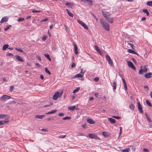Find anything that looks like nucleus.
<instances>
[{
  "mask_svg": "<svg viewBox=\"0 0 152 152\" xmlns=\"http://www.w3.org/2000/svg\"><path fill=\"white\" fill-rule=\"evenodd\" d=\"M147 5L152 7V1H148L147 2Z\"/></svg>",
  "mask_w": 152,
  "mask_h": 152,
  "instance_id": "473e14b6",
  "label": "nucleus"
},
{
  "mask_svg": "<svg viewBox=\"0 0 152 152\" xmlns=\"http://www.w3.org/2000/svg\"><path fill=\"white\" fill-rule=\"evenodd\" d=\"M127 62L128 63V65L129 67H130L133 70H136V68L132 62L130 61H127Z\"/></svg>",
  "mask_w": 152,
  "mask_h": 152,
  "instance_id": "39448f33",
  "label": "nucleus"
},
{
  "mask_svg": "<svg viewBox=\"0 0 152 152\" xmlns=\"http://www.w3.org/2000/svg\"><path fill=\"white\" fill-rule=\"evenodd\" d=\"M24 20V18H19L18 20V22H21V21H23Z\"/></svg>",
  "mask_w": 152,
  "mask_h": 152,
  "instance_id": "37998d69",
  "label": "nucleus"
},
{
  "mask_svg": "<svg viewBox=\"0 0 152 152\" xmlns=\"http://www.w3.org/2000/svg\"><path fill=\"white\" fill-rule=\"evenodd\" d=\"M122 80L124 84L126 83V82L124 78H122Z\"/></svg>",
  "mask_w": 152,
  "mask_h": 152,
  "instance_id": "69168bd1",
  "label": "nucleus"
},
{
  "mask_svg": "<svg viewBox=\"0 0 152 152\" xmlns=\"http://www.w3.org/2000/svg\"><path fill=\"white\" fill-rule=\"evenodd\" d=\"M81 1L84 3H88L91 6L93 4L91 1L90 0H81Z\"/></svg>",
  "mask_w": 152,
  "mask_h": 152,
  "instance_id": "0eeeda50",
  "label": "nucleus"
},
{
  "mask_svg": "<svg viewBox=\"0 0 152 152\" xmlns=\"http://www.w3.org/2000/svg\"><path fill=\"white\" fill-rule=\"evenodd\" d=\"M15 57L18 61L21 62H23L24 61V60L20 56L16 55L15 56Z\"/></svg>",
  "mask_w": 152,
  "mask_h": 152,
  "instance_id": "9b49d317",
  "label": "nucleus"
},
{
  "mask_svg": "<svg viewBox=\"0 0 152 152\" xmlns=\"http://www.w3.org/2000/svg\"><path fill=\"white\" fill-rule=\"evenodd\" d=\"M145 115L146 118L148 120L149 122H151V121L150 119L149 118V116H148V115L147 114V113H145Z\"/></svg>",
  "mask_w": 152,
  "mask_h": 152,
  "instance_id": "c756f323",
  "label": "nucleus"
},
{
  "mask_svg": "<svg viewBox=\"0 0 152 152\" xmlns=\"http://www.w3.org/2000/svg\"><path fill=\"white\" fill-rule=\"evenodd\" d=\"M11 98V97L9 96L4 95L0 98V100L1 101H5L6 100L9 99Z\"/></svg>",
  "mask_w": 152,
  "mask_h": 152,
  "instance_id": "7ed1b4c3",
  "label": "nucleus"
},
{
  "mask_svg": "<svg viewBox=\"0 0 152 152\" xmlns=\"http://www.w3.org/2000/svg\"><path fill=\"white\" fill-rule=\"evenodd\" d=\"M66 135H61L60 136H58V138H64L65 137Z\"/></svg>",
  "mask_w": 152,
  "mask_h": 152,
  "instance_id": "de8ad7c7",
  "label": "nucleus"
},
{
  "mask_svg": "<svg viewBox=\"0 0 152 152\" xmlns=\"http://www.w3.org/2000/svg\"><path fill=\"white\" fill-rule=\"evenodd\" d=\"M102 12L103 16L105 18H106L108 15H110L108 13H106L103 11H102Z\"/></svg>",
  "mask_w": 152,
  "mask_h": 152,
  "instance_id": "4be33fe9",
  "label": "nucleus"
},
{
  "mask_svg": "<svg viewBox=\"0 0 152 152\" xmlns=\"http://www.w3.org/2000/svg\"><path fill=\"white\" fill-rule=\"evenodd\" d=\"M59 95V92H55L53 96V99L56 100L57 99Z\"/></svg>",
  "mask_w": 152,
  "mask_h": 152,
  "instance_id": "1a4fd4ad",
  "label": "nucleus"
},
{
  "mask_svg": "<svg viewBox=\"0 0 152 152\" xmlns=\"http://www.w3.org/2000/svg\"><path fill=\"white\" fill-rule=\"evenodd\" d=\"M80 88L79 87H77V88L75 89L73 91V93H75L77 92L79 90Z\"/></svg>",
  "mask_w": 152,
  "mask_h": 152,
  "instance_id": "4c0bfd02",
  "label": "nucleus"
},
{
  "mask_svg": "<svg viewBox=\"0 0 152 152\" xmlns=\"http://www.w3.org/2000/svg\"><path fill=\"white\" fill-rule=\"evenodd\" d=\"M124 88H125V90H126L127 89V87L126 85V83H125V84H124Z\"/></svg>",
  "mask_w": 152,
  "mask_h": 152,
  "instance_id": "13d9d810",
  "label": "nucleus"
},
{
  "mask_svg": "<svg viewBox=\"0 0 152 152\" xmlns=\"http://www.w3.org/2000/svg\"><path fill=\"white\" fill-rule=\"evenodd\" d=\"M146 104L150 107H152V105L151 104V102H150L149 101L147 100H146Z\"/></svg>",
  "mask_w": 152,
  "mask_h": 152,
  "instance_id": "2f4dec72",
  "label": "nucleus"
},
{
  "mask_svg": "<svg viewBox=\"0 0 152 152\" xmlns=\"http://www.w3.org/2000/svg\"><path fill=\"white\" fill-rule=\"evenodd\" d=\"M58 115L60 116H62L64 115V114L62 113H61L58 114Z\"/></svg>",
  "mask_w": 152,
  "mask_h": 152,
  "instance_id": "864d4df0",
  "label": "nucleus"
},
{
  "mask_svg": "<svg viewBox=\"0 0 152 152\" xmlns=\"http://www.w3.org/2000/svg\"><path fill=\"white\" fill-rule=\"evenodd\" d=\"M110 15H108L106 18H105L106 20L110 23H112L113 21V18L110 17L109 16Z\"/></svg>",
  "mask_w": 152,
  "mask_h": 152,
  "instance_id": "6e6552de",
  "label": "nucleus"
},
{
  "mask_svg": "<svg viewBox=\"0 0 152 152\" xmlns=\"http://www.w3.org/2000/svg\"><path fill=\"white\" fill-rule=\"evenodd\" d=\"M75 66V63H72V65H71V67L72 68H73V67H74Z\"/></svg>",
  "mask_w": 152,
  "mask_h": 152,
  "instance_id": "6e6d98bb",
  "label": "nucleus"
},
{
  "mask_svg": "<svg viewBox=\"0 0 152 152\" xmlns=\"http://www.w3.org/2000/svg\"><path fill=\"white\" fill-rule=\"evenodd\" d=\"M112 117L116 119H119L121 118V117L119 116H113Z\"/></svg>",
  "mask_w": 152,
  "mask_h": 152,
  "instance_id": "49530a36",
  "label": "nucleus"
},
{
  "mask_svg": "<svg viewBox=\"0 0 152 152\" xmlns=\"http://www.w3.org/2000/svg\"><path fill=\"white\" fill-rule=\"evenodd\" d=\"M45 117V115H37L35 116V118H37L42 119Z\"/></svg>",
  "mask_w": 152,
  "mask_h": 152,
  "instance_id": "a211bd4d",
  "label": "nucleus"
},
{
  "mask_svg": "<svg viewBox=\"0 0 152 152\" xmlns=\"http://www.w3.org/2000/svg\"><path fill=\"white\" fill-rule=\"evenodd\" d=\"M74 3H72V4H71V5H70L69 7H70L71 8H73V5H74Z\"/></svg>",
  "mask_w": 152,
  "mask_h": 152,
  "instance_id": "774afa93",
  "label": "nucleus"
},
{
  "mask_svg": "<svg viewBox=\"0 0 152 152\" xmlns=\"http://www.w3.org/2000/svg\"><path fill=\"white\" fill-rule=\"evenodd\" d=\"M89 137L91 139H98L96 135L94 134H89L88 135Z\"/></svg>",
  "mask_w": 152,
  "mask_h": 152,
  "instance_id": "423d86ee",
  "label": "nucleus"
},
{
  "mask_svg": "<svg viewBox=\"0 0 152 152\" xmlns=\"http://www.w3.org/2000/svg\"><path fill=\"white\" fill-rule=\"evenodd\" d=\"M57 110H53L51 111L48 112V113H46L45 114H53L56 113Z\"/></svg>",
  "mask_w": 152,
  "mask_h": 152,
  "instance_id": "412c9836",
  "label": "nucleus"
},
{
  "mask_svg": "<svg viewBox=\"0 0 152 152\" xmlns=\"http://www.w3.org/2000/svg\"><path fill=\"white\" fill-rule=\"evenodd\" d=\"M143 71L144 72H146L147 71V69L146 68V66H144L143 67Z\"/></svg>",
  "mask_w": 152,
  "mask_h": 152,
  "instance_id": "79ce46f5",
  "label": "nucleus"
},
{
  "mask_svg": "<svg viewBox=\"0 0 152 152\" xmlns=\"http://www.w3.org/2000/svg\"><path fill=\"white\" fill-rule=\"evenodd\" d=\"M23 102L21 100H19L18 101V102L16 104L17 105H18V104H22L23 105Z\"/></svg>",
  "mask_w": 152,
  "mask_h": 152,
  "instance_id": "58836bf2",
  "label": "nucleus"
},
{
  "mask_svg": "<svg viewBox=\"0 0 152 152\" xmlns=\"http://www.w3.org/2000/svg\"><path fill=\"white\" fill-rule=\"evenodd\" d=\"M14 88V86H11L10 87V91H12L13 90Z\"/></svg>",
  "mask_w": 152,
  "mask_h": 152,
  "instance_id": "3c124183",
  "label": "nucleus"
},
{
  "mask_svg": "<svg viewBox=\"0 0 152 152\" xmlns=\"http://www.w3.org/2000/svg\"><path fill=\"white\" fill-rule=\"evenodd\" d=\"M45 56L47 58L49 61H51V59L50 58V56L48 54H45Z\"/></svg>",
  "mask_w": 152,
  "mask_h": 152,
  "instance_id": "7c9ffc66",
  "label": "nucleus"
},
{
  "mask_svg": "<svg viewBox=\"0 0 152 152\" xmlns=\"http://www.w3.org/2000/svg\"><path fill=\"white\" fill-rule=\"evenodd\" d=\"M40 10H32V12L33 13H35V12H41Z\"/></svg>",
  "mask_w": 152,
  "mask_h": 152,
  "instance_id": "c03bdc74",
  "label": "nucleus"
},
{
  "mask_svg": "<svg viewBox=\"0 0 152 152\" xmlns=\"http://www.w3.org/2000/svg\"><path fill=\"white\" fill-rule=\"evenodd\" d=\"M143 151L145 152H149L148 150L146 148H144Z\"/></svg>",
  "mask_w": 152,
  "mask_h": 152,
  "instance_id": "4d7b16f0",
  "label": "nucleus"
},
{
  "mask_svg": "<svg viewBox=\"0 0 152 152\" xmlns=\"http://www.w3.org/2000/svg\"><path fill=\"white\" fill-rule=\"evenodd\" d=\"M75 106H73L68 107V108L70 110H74L75 109Z\"/></svg>",
  "mask_w": 152,
  "mask_h": 152,
  "instance_id": "bb28decb",
  "label": "nucleus"
},
{
  "mask_svg": "<svg viewBox=\"0 0 152 152\" xmlns=\"http://www.w3.org/2000/svg\"><path fill=\"white\" fill-rule=\"evenodd\" d=\"M130 148H127L124 149H123L122 150V152H129V150Z\"/></svg>",
  "mask_w": 152,
  "mask_h": 152,
  "instance_id": "f704fd0d",
  "label": "nucleus"
},
{
  "mask_svg": "<svg viewBox=\"0 0 152 152\" xmlns=\"http://www.w3.org/2000/svg\"><path fill=\"white\" fill-rule=\"evenodd\" d=\"M71 118L69 116H66L65 117L63 118H62V119L64 120H67V119H71Z\"/></svg>",
  "mask_w": 152,
  "mask_h": 152,
  "instance_id": "a19ab883",
  "label": "nucleus"
},
{
  "mask_svg": "<svg viewBox=\"0 0 152 152\" xmlns=\"http://www.w3.org/2000/svg\"><path fill=\"white\" fill-rule=\"evenodd\" d=\"M15 49L16 50H17L18 51L20 52H23V50L22 49H20V48H15Z\"/></svg>",
  "mask_w": 152,
  "mask_h": 152,
  "instance_id": "ea45409f",
  "label": "nucleus"
},
{
  "mask_svg": "<svg viewBox=\"0 0 152 152\" xmlns=\"http://www.w3.org/2000/svg\"><path fill=\"white\" fill-rule=\"evenodd\" d=\"M6 116V115L0 114V118H3Z\"/></svg>",
  "mask_w": 152,
  "mask_h": 152,
  "instance_id": "09e8293b",
  "label": "nucleus"
},
{
  "mask_svg": "<svg viewBox=\"0 0 152 152\" xmlns=\"http://www.w3.org/2000/svg\"><path fill=\"white\" fill-rule=\"evenodd\" d=\"M129 108L132 110H134V106L132 104H130L129 106Z\"/></svg>",
  "mask_w": 152,
  "mask_h": 152,
  "instance_id": "a878e982",
  "label": "nucleus"
},
{
  "mask_svg": "<svg viewBox=\"0 0 152 152\" xmlns=\"http://www.w3.org/2000/svg\"><path fill=\"white\" fill-rule=\"evenodd\" d=\"M137 108L138 110H139L140 112L141 113H142V107L141 105L140 104L139 102H138L137 103Z\"/></svg>",
  "mask_w": 152,
  "mask_h": 152,
  "instance_id": "f8f14e48",
  "label": "nucleus"
},
{
  "mask_svg": "<svg viewBox=\"0 0 152 152\" xmlns=\"http://www.w3.org/2000/svg\"><path fill=\"white\" fill-rule=\"evenodd\" d=\"M8 122L9 120L8 119H6L4 121H0V126L2 124H5Z\"/></svg>",
  "mask_w": 152,
  "mask_h": 152,
  "instance_id": "dca6fc26",
  "label": "nucleus"
},
{
  "mask_svg": "<svg viewBox=\"0 0 152 152\" xmlns=\"http://www.w3.org/2000/svg\"><path fill=\"white\" fill-rule=\"evenodd\" d=\"M108 120L110 121V122L112 124H114L115 123V120L112 118H108Z\"/></svg>",
  "mask_w": 152,
  "mask_h": 152,
  "instance_id": "aec40b11",
  "label": "nucleus"
},
{
  "mask_svg": "<svg viewBox=\"0 0 152 152\" xmlns=\"http://www.w3.org/2000/svg\"><path fill=\"white\" fill-rule=\"evenodd\" d=\"M87 122L90 124H93L94 123V121L92 119L88 118L87 120Z\"/></svg>",
  "mask_w": 152,
  "mask_h": 152,
  "instance_id": "f3484780",
  "label": "nucleus"
},
{
  "mask_svg": "<svg viewBox=\"0 0 152 152\" xmlns=\"http://www.w3.org/2000/svg\"><path fill=\"white\" fill-rule=\"evenodd\" d=\"M106 58L107 61L108 63L112 66H113V62L111 59L108 55H107L106 56Z\"/></svg>",
  "mask_w": 152,
  "mask_h": 152,
  "instance_id": "20e7f679",
  "label": "nucleus"
},
{
  "mask_svg": "<svg viewBox=\"0 0 152 152\" xmlns=\"http://www.w3.org/2000/svg\"><path fill=\"white\" fill-rule=\"evenodd\" d=\"M142 12H143L145 13L147 16H148L149 15V13L148 12V10L147 9H144L143 10Z\"/></svg>",
  "mask_w": 152,
  "mask_h": 152,
  "instance_id": "cd10ccee",
  "label": "nucleus"
},
{
  "mask_svg": "<svg viewBox=\"0 0 152 152\" xmlns=\"http://www.w3.org/2000/svg\"><path fill=\"white\" fill-rule=\"evenodd\" d=\"M108 133L106 132H103L102 133V134L105 137H107L108 136Z\"/></svg>",
  "mask_w": 152,
  "mask_h": 152,
  "instance_id": "72a5a7b5",
  "label": "nucleus"
},
{
  "mask_svg": "<svg viewBox=\"0 0 152 152\" xmlns=\"http://www.w3.org/2000/svg\"><path fill=\"white\" fill-rule=\"evenodd\" d=\"M128 44H129V45H130V46L132 47V48H133V47H134V45H133V44H131V43H128Z\"/></svg>",
  "mask_w": 152,
  "mask_h": 152,
  "instance_id": "bf43d9fd",
  "label": "nucleus"
},
{
  "mask_svg": "<svg viewBox=\"0 0 152 152\" xmlns=\"http://www.w3.org/2000/svg\"><path fill=\"white\" fill-rule=\"evenodd\" d=\"M41 130L45 132H47L48 131V130L46 129H41Z\"/></svg>",
  "mask_w": 152,
  "mask_h": 152,
  "instance_id": "338daca9",
  "label": "nucleus"
},
{
  "mask_svg": "<svg viewBox=\"0 0 152 152\" xmlns=\"http://www.w3.org/2000/svg\"><path fill=\"white\" fill-rule=\"evenodd\" d=\"M8 19V18L7 16H5L2 18L0 23H4L5 22L7 21Z\"/></svg>",
  "mask_w": 152,
  "mask_h": 152,
  "instance_id": "9d476101",
  "label": "nucleus"
},
{
  "mask_svg": "<svg viewBox=\"0 0 152 152\" xmlns=\"http://www.w3.org/2000/svg\"><path fill=\"white\" fill-rule=\"evenodd\" d=\"M45 71L46 73L50 75L51 74L50 72L48 70V69L47 68H45Z\"/></svg>",
  "mask_w": 152,
  "mask_h": 152,
  "instance_id": "c9c22d12",
  "label": "nucleus"
},
{
  "mask_svg": "<svg viewBox=\"0 0 152 152\" xmlns=\"http://www.w3.org/2000/svg\"><path fill=\"white\" fill-rule=\"evenodd\" d=\"M95 48L96 50L97 51L101 56L102 55V52L99 49L98 47L96 45H95Z\"/></svg>",
  "mask_w": 152,
  "mask_h": 152,
  "instance_id": "2eb2a0df",
  "label": "nucleus"
},
{
  "mask_svg": "<svg viewBox=\"0 0 152 152\" xmlns=\"http://www.w3.org/2000/svg\"><path fill=\"white\" fill-rule=\"evenodd\" d=\"M100 23L102 25L103 28L106 30L108 31L109 30V25L107 23H104L102 19L100 20Z\"/></svg>",
  "mask_w": 152,
  "mask_h": 152,
  "instance_id": "f257e3e1",
  "label": "nucleus"
},
{
  "mask_svg": "<svg viewBox=\"0 0 152 152\" xmlns=\"http://www.w3.org/2000/svg\"><path fill=\"white\" fill-rule=\"evenodd\" d=\"M99 78L98 77H96L94 79V80L96 82H97L99 80Z\"/></svg>",
  "mask_w": 152,
  "mask_h": 152,
  "instance_id": "8fccbe9b",
  "label": "nucleus"
},
{
  "mask_svg": "<svg viewBox=\"0 0 152 152\" xmlns=\"http://www.w3.org/2000/svg\"><path fill=\"white\" fill-rule=\"evenodd\" d=\"M85 72V71H83V69H81V71L80 72V73L81 74L83 75Z\"/></svg>",
  "mask_w": 152,
  "mask_h": 152,
  "instance_id": "680f3d73",
  "label": "nucleus"
},
{
  "mask_svg": "<svg viewBox=\"0 0 152 152\" xmlns=\"http://www.w3.org/2000/svg\"><path fill=\"white\" fill-rule=\"evenodd\" d=\"M8 46L9 45L8 44H5L3 46V50H5L8 48Z\"/></svg>",
  "mask_w": 152,
  "mask_h": 152,
  "instance_id": "393cba45",
  "label": "nucleus"
},
{
  "mask_svg": "<svg viewBox=\"0 0 152 152\" xmlns=\"http://www.w3.org/2000/svg\"><path fill=\"white\" fill-rule=\"evenodd\" d=\"M152 76V73L149 72L146 73L145 75V78H148L151 77Z\"/></svg>",
  "mask_w": 152,
  "mask_h": 152,
  "instance_id": "4468645a",
  "label": "nucleus"
},
{
  "mask_svg": "<svg viewBox=\"0 0 152 152\" xmlns=\"http://www.w3.org/2000/svg\"><path fill=\"white\" fill-rule=\"evenodd\" d=\"M142 67L141 66L140 67V69L139 71V74L140 75H142L143 74V69H142Z\"/></svg>",
  "mask_w": 152,
  "mask_h": 152,
  "instance_id": "c85d7f7f",
  "label": "nucleus"
},
{
  "mask_svg": "<svg viewBox=\"0 0 152 152\" xmlns=\"http://www.w3.org/2000/svg\"><path fill=\"white\" fill-rule=\"evenodd\" d=\"M65 4L67 6L69 7L70 5L72 4V3L69 2H67Z\"/></svg>",
  "mask_w": 152,
  "mask_h": 152,
  "instance_id": "603ef678",
  "label": "nucleus"
},
{
  "mask_svg": "<svg viewBox=\"0 0 152 152\" xmlns=\"http://www.w3.org/2000/svg\"><path fill=\"white\" fill-rule=\"evenodd\" d=\"M132 60L133 61V62L135 63H136V60L133 58H132Z\"/></svg>",
  "mask_w": 152,
  "mask_h": 152,
  "instance_id": "e2e57ef3",
  "label": "nucleus"
},
{
  "mask_svg": "<svg viewBox=\"0 0 152 152\" xmlns=\"http://www.w3.org/2000/svg\"><path fill=\"white\" fill-rule=\"evenodd\" d=\"M47 38V36L45 35H44L42 37V39L43 41H45L46 39Z\"/></svg>",
  "mask_w": 152,
  "mask_h": 152,
  "instance_id": "a18cd8bd",
  "label": "nucleus"
},
{
  "mask_svg": "<svg viewBox=\"0 0 152 152\" xmlns=\"http://www.w3.org/2000/svg\"><path fill=\"white\" fill-rule=\"evenodd\" d=\"M48 20V18H45V19L42 20H41V22L46 21H47Z\"/></svg>",
  "mask_w": 152,
  "mask_h": 152,
  "instance_id": "052dcab7",
  "label": "nucleus"
},
{
  "mask_svg": "<svg viewBox=\"0 0 152 152\" xmlns=\"http://www.w3.org/2000/svg\"><path fill=\"white\" fill-rule=\"evenodd\" d=\"M113 89L115 90L116 88V83L114 81L113 83Z\"/></svg>",
  "mask_w": 152,
  "mask_h": 152,
  "instance_id": "e433bc0d",
  "label": "nucleus"
},
{
  "mask_svg": "<svg viewBox=\"0 0 152 152\" xmlns=\"http://www.w3.org/2000/svg\"><path fill=\"white\" fill-rule=\"evenodd\" d=\"M74 50L75 52V54L77 55L78 53L77 51V48L76 45L75 44H74Z\"/></svg>",
  "mask_w": 152,
  "mask_h": 152,
  "instance_id": "6ab92c4d",
  "label": "nucleus"
},
{
  "mask_svg": "<svg viewBox=\"0 0 152 152\" xmlns=\"http://www.w3.org/2000/svg\"><path fill=\"white\" fill-rule=\"evenodd\" d=\"M128 52L130 53H132V54H136V52L135 51L133 50H131V49H129L128 50Z\"/></svg>",
  "mask_w": 152,
  "mask_h": 152,
  "instance_id": "b1692460",
  "label": "nucleus"
},
{
  "mask_svg": "<svg viewBox=\"0 0 152 152\" xmlns=\"http://www.w3.org/2000/svg\"><path fill=\"white\" fill-rule=\"evenodd\" d=\"M66 10L67 11L68 14L70 16L72 17H73V16H74L73 15L72 13H71L70 12H69L68 9H66Z\"/></svg>",
  "mask_w": 152,
  "mask_h": 152,
  "instance_id": "5701e85b",
  "label": "nucleus"
},
{
  "mask_svg": "<svg viewBox=\"0 0 152 152\" xmlns=\"http://www.w3.org/2000/svg\"><path fill=\"white\" fill-rule=\"evenodd\" d=\"M37 59L38 60H39V61H41V58L40 57V56H37Z\"/></svg>",
  "mask_w": 152,
  "mask_h": 152,
  "instance_id": "5fc2aeb1",
  "label": "nucleus"
},
{
  "mask_svg": "<svg viewBox=\"0 0 152 152\" xmlns=\"http://www.w3.org/2000/svg\"><path fill=\"white\" fill-rule=\"evenodd\" d=\"M77 22L80 24L82 26H83L85 29L87 30L88 29V28L87 25L82 21L80 20H77Z\"/></svg>",
  "mask_w": 152,
  "mask_h": 152,
  "instance_id": "f03ea898",
  "label": "nucleus"
},
{
  "mask_svg": "<svg viewBox=\"0 0 152 152\" xmlns=\"http://www.w3.org/2000/svg\"><path fill=\"white\" fill-rule=\"evenodd\" d=\"M9 28V26H7L6 28H4V30L5 31L8 30Z\"/></svg>",
  "mask_w": 152,
  "mask_h": 152,
  "instance_id": "0e129e2a",
  "label": "nucleus"
},
{
  "mask_svg": "<svg viewBox=\"0 0 152 152\" xmlns=\"http://www.w3.org/2000/svg\"><path fill=\"white\" fill-rule=\"evenodd\" d=\"M83 77V75L80 74H77L74 76L72 78H82Z\"/></svg>",
  "mask_w": 152,
  "mask_h": 152,
  "instance_id": "ddd939ff",
  "label": "nucleus"
}]
</instances>
